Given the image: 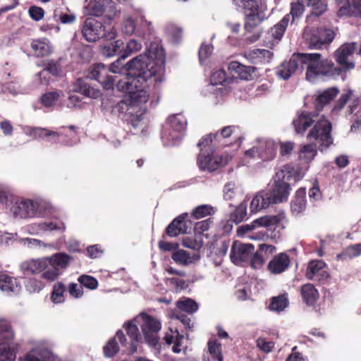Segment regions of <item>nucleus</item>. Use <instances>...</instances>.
<instances>
[{"mask_svg":"<svg viewBox=\"0 0 361 361\" xmlns=\"http://www.w3.org/2000/svg\"><path fill=\"white\" fill-rule=\"evenodd\" d=\"M127 70V78L120 80L116 85L118 90L128 94V101L133 106L146 103L149 99L145 90L147 81L157 76L155 81L161 82L159 75L163 71V66L157 65L147 55L140 54L128 61Z\"/></svg>","mask_w":361,"mask_h":361,"instance_id":"f257e3e1","label":"nucleus"},{"mask_svg":"<svg viewBox=\"0 0 361 361\" xmlns=\"http://www.w3.org/2000/svg\"><path fill=\"white\" fill-rule=\"evenodd\" d=\"M292 172L288 167H283L274 176V183L269 190L259 192L250 203L251 212H257L268 207L270 204L281 203L288 200L290 194V180Z\"/></svg>","mask_w":361,"mask_h":361,"instance_id":"f03ea898","label":"nucleus"},{"mask_svg":"<svg viewBox=\"0 0 361 361\" xmlns=\"http://www.w3.org/2000/svg\"><path fill=\"white\" fill-rule=\"evenodd\" d=\"M111 70L103 63H95L90 66L87 71L86 78H79L76 81V88L82 94L92 98L99 97V90L91 87L87 80H97L104 89L113 90L115 84V77L111 75Z\"/></svg>","mask_w":361,"mask_h":361,"instance_id":"7ed1b4c3","label":"nucleus"},{"mask_svg":"<svg viewBox=\"0 0 361 361\" xmlns=\"http://www.w3.org/2000/svg\"><path fill=\"white\" fill-rule=\"evenodd\" d=\"M306 79L313 82L317 78H332L341 75V68L330 59H322L319 53H305Z\"/></svg>","mask_w":361,"mask_h":361,"instance_id":"20e7f679","label":"nucleus"},{"mask_svg":"<svg viewBox=\"0 0 361 361\" xmlns=\"http://www.w3.org/2000/svg\"><path fill=\"white\" fill-rule=\"evenodd\" d=\"M331 130V123L324 116H322L307 133V140L318 143L319 150L323 151L333 144Z\"/></svg>","mask_w":361,"mask_h":361,"instance_id":"39448f33","label":"nucleus"},{"mask_svg":"<svg viewBox=\"0 0 361 361\" xmlns=\"http://www.w3.org/2000/svg\"><path fill=\"white\" fill-rule=\"evenodd\" d=\"M83 37L90 42H96L100 38L111 40L116 38V31L114 27L106 30L102 23L97 20L87 18L82 27Z\"/></svg>","mask_w":361,"mask_h":361,"instance_id":"423d86ee","label":"nucleus"},{"mask_svg":"<svg viewBox=\"0 0 361 361\" xmlns=\"http://www.w3.org/2000/svg\"><path fill=\"white\" fill-rule=\"evenodd\" d=\"M42 208V200H20L12 204L10 212L16 219L34 218L41 216Z\"/></svg>","mask_w":361,"mask_h":361,"instance_id":"0eeeda50","label":"nucleus"},{"mask_svg":"<svg viewBox=\"0 0 361 361\" xmlns=\"http://www.w3.org/2000/svg\"><path fill=\"white\" fill-rule=\"evenodd\" d=\"M357 50V43L355 42H345L342 44L334 53V58L339 68H341V75L355 68L353 56Z\"/></svg>","mask_w":361,"mask_h":361,"instance_id":"6e6552de","label":"nucleus"},{"mask_svg":"<svg viewBox=\"0 0 361 361\" xmlns=\"http://www.w3.org/2000/svg\"><path fill=\"white\" fill-rule=\"evenodd\" d=\"M336 37V33L331 28L319 27L304 34V38L310 49H322L329 45Z\"/></svg>","mask_w":361,"mask_h":361,"instance_id":"1a4fd4ad","label":"nucleus"},{"mask_svg":"<svg viewBox=\"0 0 361 361\" xmlns=\"http://www.w3.org/2000/svg\"><path fill=\"white\" fill-rule=\"evenodd\" d=\"M305 277L314 281L319 285L327 284L329 282L330 274L327 270L326 263L321 259H314L309 262Z\"/></svg>","mask_w":361,"mask_h":361,"instance_id":"9d476101","label":"nucleus"},{"mask_svg":"<svg viewBox=\"0 0 361 361\" xmlns=\"http://www.w3.org/2000/svg\"><path fill=\"white\" fill-rule=\"evenodd\" d=\"M285 218L284 213H279L276 215H267L254 220L250 224H245L237 229L238 236H243L249 231L259 227H269L276 226Z\"/></svg>","mask_w":361,"mask_h":361,"instance_id":"9b49d317","label":"nucleus"},{"mask_svg":"<svg viewBox=\"0 0 361 361\" xmlns=\"http://www.w3.org/2000/svg\"><path fill=\"white\" fill-rule=\"evenodd\" d=\"M305 66V53H295L288 61L283 62L276 68V74L284 80L288 79L299 68Z\"/></svg>","mask_w":361,"mask_h":361,"instance_id":"f8f14e48","label":"nucleus"},{"mask_svg":"<svg viewBox=\"0 0 361 361\" xmlns=\"http://www.w3.org/2000/svg\"><path fill=\"white\" fill-rule=\"evenodd\" d=\"M193 223L190 219L188 213H183L175 218L166 228L165 233L171 238H175L180 234H184L190 231Z\"/></svg>","mask_w":361,"mask_h":361,"instance_id":"ddd939ff","label":"nucleus"},{"mask_svg":"<svg viewBox=\"0 0 361 361\" xmlns=\"http://www.w3.org/2000/svg\"><path fill=\"white\" fill-rule=\"evenodd\" d=\"M255 250L252 244H245L239 241H234L230 253L231 262L235 265H240L243 262H249Z\"/></svg>","mask_w":361,"mask_h":361,"instance_id":"4468645a","label":"nucleus"},{"mask_svg":"<svg viewBox=\"0 0 361 361\" xmlns=\"http://www.w3.org/2000/svg\"><path fill=\"white\" fill-rule=\"evenodd\" d=\"M87 8L91 16L99 17L105 14L108 18H112L116 12L112 0H92Z\"/></svg>","mask_w":361,"mask_h":361,"instance_id":"2eb2a0df","label":"nucleus"},{"mask_svg":"<svg viewBox=\"0 0 361 361\" xmlns=\"http://www.w3.org/2000/svg\"><path fill=\"white\" fill-rule=\"evenodd\" d=\"M318 114L316 111L300 110L297 112L293 121V126L298 134L304 135L306 130L317 121Z\"/></svg>","mask_w":361,"mask_h":361,"instance_id":"dca6fc26","label":"nucleus"},{"mask_svg":"<svg viewBox=\"0 0 361 361\" xmlns=\"http://www.w3.org/2000/svg\"><path fill=\"white\" fill-rule=\"evenodd\" d=\"M48 214L51 216V219L47 221V235H49L48 233L52 231L62 235L65 232L66 226L61 215L58 210L47 202V216Z\"/></svg>","mask_w":361,"mask_h":361,"instance_id":"f3484780","label":"nucleus"},{"mask_svg":"<svg viewBox=\"0 0 361 361\" xmlns=\"http://www.w3.org/2000/svg\"><path fill=\"white\" fill-rule=\"evenodd\" d=\"M197 162L200 170L212 172L222 166V157L211 152L200 153Z\"/></svg>","mask_w":361,"mask_h":361,"instance_id":"a211bd4d","label":"nucleus"},{"mask_svg":"<svg viewBox=\"0 0 361 361\" xmlns=\"http://www.w3.org/2000/svg\"><path fill=\"white\" fill-rule=\"evenodd\" d=\"M20 269L25 276H31L41 274L42 277L45 276V259L37 258L30 259L23 262L20 265Z\"/></svg>","mask_w":361,"mask_h":361,"instance_id":"6ab92c4d","label":"nucleus"},{"mask_svg":"<svg viewBox=\"0 0 361 361\" xmlns=\"http://www.w3.org/2000/svg\"><path fill=\"white\" fill-rule=\"evenodd\" d=\"M276 250V247L271 245L262 244L259 245V250L251 256L250 263L251 267L259 269L264 264L267 255H271Z\"/></svg>","mask_w":361,"mask_h":361,"instance_id":"aec40b11","label":"nucleus"},{"mask_svg":"<svg viewBox=\"0 0 361 361\" xmlns=\"http://www.w3.org/2000/svg\"><path fill=\"white\" fill-rule=\"evenodd\" d=\"M274 56L272 51L264 49H255L245 54L246 59L254 65L269 63Z\"/></svg>","mask_w":361,"mask_h":361,"instance_id":"412c9836","label":"nucleus"},{"mask_svg":"<svg viewBox=\"0 0 361 361\" xmlns=\"http://www.w3.org/2000/svg\"><path fill=\"white\" fill-rule=\"evenodd\" d=\"M290 259L285 252H281L275 255L267 266L268 270L274 274H279L285 271L290 267Z\"/></svg>","mask_w":361,"mask_h":361,"instance_id":"4be33fe9","label":"nucleus"},{"mask_svg":"<svg viewBox=\"0 0 361 361\" xmlns=\"http://www.w3.org/2000/svg\"><path fill=\"white\" fill-rule=\"evenodd\" d=\"M233 4L244 14L266 10L262 0H233Z\"/></svg>","mask_w":361,"mask_h":361,"instance_id":"5701e85b","label":"nucleus"},{"mask_svg":"<svg viewBox=\"0 0 361 361\" xmlns=\"http://www.w3.org/2000/svg\"><path fill=\"white\" fill-rule=\"evenodd\" d=\"M126 334L130 338L129 342V353L134 354L137 350V345L141 340V336L139 329L133 321H128L123 325Z\"/></svg>","mask_w":361,"mask_h":361,"instance_id":"b1692460","label":"nucleus"},{"mask_svg":"<svg viewBox=\"0 0 361 361\" xmlns=\"http://www.w3.org/2000/svg\"><path fill=\"white\" fill-rule=\"evenodd\" d=\"M49 23H47V30H54L58 32L60 30L59 22L63 24H72L75 21V16L74 14L63 13L61 11H54L53 19L49 18Z\"/></svg>","mask_w":361,"mask_h":361,"instance_id":"393cba45","label":"nucleus"},{"mask_svg":"<svg viewBox=\"0 0 361 361\" xmlns=\"http://www.w3.org/2000/svg\"><path fill=\"white\" fill-rule=\"evenodd\" d=\"M219 142V133H209L203 136L197 143V146L200 148V153H214L215 149L221 146Z\"/></svg>","mask_w":361,"mask_h":361,"instance_id":"a878e982","label":"nucleus"},{"mask_svg":"<svg viewBox=\"0 0 361 361\" xmlns=\"http://www.w3.org/2000/svg\"><path fill=\"white\" fill-rule=\"evenodd\" d=\"M339 91L336 87H330L319 92L314 100L316 111H322L324 107L332 102L338 95Z\"/></svg>","mask_w":361,"mask_h":361,"instance_id":"bb28decb","label":"nucleus"},{"mask_svg":"<svg viewBox=\"0 0 361 361\" xmlns=\"http://www.w3.org/2000/svg\"><path fill=\"white\" fill-rule=\"evenodd\" d=\"M228 70L236 75L237 78L249 80L252 79V75L256 71V68L243 65L238 61H231L228 65Z\"/></svg>","mask_w":361,"mask_h":361,"instance_id":"cd10ccee","label":"nucleus"},{"mask_svg":"<svg viewBox=\"0 0 361 361\" xmlns=\"http://www.w3.org/2000/svg\"><path fill=\"white\" fill-rule=\"evenodd\" d=\"M256 154L263 160H271L275 156V150L271 143L261 145L259 147H252L245 152V155L255 157Z\"/></svg>","mask_w":361,"mask_h":361,"instance_id":"c85d7f7f","label":"nucleus"},{"mask_svg":"<svg viewBox=\"0 0 361 361\" xmlns=\"http://www.w3.org/2000/svg\"><path fill=\"white\" fill-rule=\"evenodd\" d=\"M264 11L265 10H263L244 14L245 17L244 27L247 32H252L256 27H257L267 18V16Z\"/></svg>","mask_w":361,"mask_h":361,"instance_id":"c756f323","label":"nucleus"},{"mask_svg":"<svg viewBox=\"0 0 361 361\" xmlns=\"http://www.w3.org/2000/svg\"><path fill=\"white\" fill-rule=\"evenodd\" d=\"M300 293L304 302L308 306H314L319 297L317 289L312 283L302 285Z\"/></svg>","mask_w":361,"mask_h":361,"instance_id":"7c9ffc66","label":"nucleus"},{"mask_svg":"<svg viewBox=\"0 0 361 361\" xmlns=\"http://www.w3.org/2000/svg\"><path fill=\"white\" fill-rule=\"evenodd\" d=\"M337 16L340 18L348 16L361 18V0H352L350 4L341 7Z\"/></svg>","mask_w":361,"mask_h":361,"instance_id":"2f4dec72","label":"nucleus"},{"mask_svg":"<svg viewBox=\"0 0 361 361\" xmlns=\"http://www.w3.org/2000/svg\"><path fill=\"white\" fill-rule=\"evenodd\" d=\"M18 280L7 274L0 275V290L7 293H18L20 290Z\"/></svg>","mask_w":361,"mask_h":361,"instance_id":"473e14b6","label":"nucleus"},{"mask_svg":"<svg viewBox=\"0 0 361 361\" xmlns=\"http://www.w3.org/2000/svg\"><path fill=\"white\" fill-rule=\"evenodd\" d=\"M306 208V191L305 188H299L291 202L290 209L294 215H298Z\"/></svg>","mask_w":361,"mask_h":361,"instance_id":"72a5a7b5","label":"nucleus"},{"mask_svg":"<svg viewBox=\"0 0 361 361\" xmlns=\"http://www.w3.org/2000/svg\"><path fill=\"white\" fill-rule=\"evenodd\" d=\"M219 135H220V140L221 138H227L233 136L235 142L238 145H240L243 138L241 128L238 126H228L224 127Z\"/></svg>","mask_w":361,"mask_h":361,"instance_id":"f704fd0d","label":"nucleus"},{"mask_svg":"<svg viewBox=\"0 0 361 361\" xmlns=\"http://www.w3.org/2000/svg\"><path fill=\"white\" fill-rule=\"evenodd\" d=\"M140 317L144 321V324L142 326V331H159L161 324L157 319L145 312L141 313Z\"/></svg>","mask_w":361,"mask_h":361,"instance_id":"c9c22d12","label":"nucleus"},{"mask_svg":"<svg viewBox=\"0 0 361 361\" xmlns=\"http://www.w3.org/2000/svg\"><path fill=\"white\" fill-rule=\"evenodd\" d=\"M14 338V332L10 323L4 319H0V344L9 343Z\"/></svg>","mask_w":361,"mask_h":361,"instance_id":"e433bc0d","label":"nucleus"},{"mask_svg":"<svg viewBox=\"0 0 361 361\" xmlns=\"http://www.w3.org/2000/svg\"><path fill=\"white\" fill-rule=\"evenodd\" d=\"M361 255V244H355L346 247L341 253L336 255L337 260L353 259Z\"/></svg>","mask_w":361,"mask_h":361,"instance_id":"4c0bfd02","label":"nucleus"},{"mask_svg":"<svg viewBox=\"0 0 361 361\" xmlns=\"http://www.w3.org/2000/svg\"><path fill=\"white\" fill-rule=\"evenodd\" d=\"M290 21V14H286L270 30L271 35L276 39H281Z\"/></svg>","mask_w":361,"mask_h":361,"instance_id":"58836bf2","label":"nucleus"},{"mask_svg":"<svg viewBox=\"0 0 361 361\" xmlns=\"http://www.w3.org/2000/svg\"><path fill=\"white\" fill-rule=\"evenodd\" d=\"M208 352L214 361H224L221 344L216 339H210L207 342Z\"/></svg>","mask_w":361,"mask_h":361,"instance_id":"ea45409f","label":"nucleus"},{"mask_svg":"<svg viewBox=\"0 0 361 361\" xmlns=\"http://www.w3.org/2000/svg\"><path fill=\"white\" fill-rule=\"evenodd\" d=\"M71 257L66 253L59 252L51 257H47V261H49V264L52 267L59 268H65L68 265Z\"/></svg>","mask_w":361,"mask_h":361,"instance_id":"a19ab883","label":"nucleus"},{"mask_svg":"<svg viewBox=\"0 0 361 361\" xmlns=\"http://www.w3.org/2000/svg\"><path fill=\"white\" fill-rule=\"evenodd\" d=\"M302 4L307 6H312V10L311 15L314 16H319L322 15L327 8L326 4L322 1V0H300Z\"/></svg>","mask_w":361,"mask_h":361,"instance_id":"79ce46f5","label":"nucleus"},{"mask_svg":"<svg viewBox=\"0 0 361 361\" xmlns=\"http://www.w3.org/2000/svg\"><path fill=\"white\" fill-rule=\"evenodd\" d=\"M288 305V299L286 294L273 297L269 304V309L273 311H283Z\"/></svg>","mask_w":361,"mask_h":361,"instance_id":"37998d69","label":"nucleus"},{"mask_svg":"<svg viewBox=\"0 0 361 361\" xmlns=\"http://www.w3.org/2000/svg\"><path fill=\"white\" fill-rule=\"evenodd\" d=\"M171 127L177 132L185 131L187 126V121L182 114H176L169 118Z\"/></svg>","mask_w":361,"mask_h":361,"instance_id":"c03bdc74","label":"nucleus"},{"mask_svg":"<svg viewBox=\"0 0 361 361\" xmlns=\"http://www.w3.org/2000/svg\"><path fill=\"white\" fill-rule=\"evenodd\" d=\"M247 216V202H241L235 210L231 213L230 219L236 224L242 222Z\"/></svg>","mask_w":361,"mask_h":361,"instance_id":"a18cd8bd","label":"nucleus"},{"mask_svg":"<svg viewBox=\"0 0 361 361\" xmlns=\"http://www.w3.org/2000/svg\"><path fill=\"white\" fill-rule=\"evenodd\" d=\"M18 361H45L44 351L43 349H32L25 355L20 357Z\"/></svg>","mask_w":361,"mask_h":361,"instance_id":"49530a36","label":"nucleus"},{"mask_svg":"<svg viewBox=\"0 0 361 361\" xmlns=\"http://www.w3.org/2000/svg\"><path fill=\"white\" fill-rule=\"evenodd\" d=\"M176 306L180 310L189 314H192L198 310L197 303L191 298H185L177 301Z\"/></svg>","mask_w":361,"mask_h":361,"instance_id":"de8ad7c7","label":"nucleus"},{"mask_svg":"<svg viewBox=\"0 0 361 361\" xmlns=\"http://www.w3.org/2000/svg\"><path fill=\"white\" fill-rule=\"evenodd\" d=\"M120 350L116 337L111 338L103 347V353L106 357H114Z\"/></svg>","mask_w":361,"mask_h":361,"instance_id":"09e8293b","label":"nucleus"},{"mask_svg":"<svg viewBox=\"0 0 361 361\" xmlns=\"http://www.w3.org/2000/svg\"><path fill=\"white\" fill-rule=\"evenodd\" d=\"M66 128H62L59 131L49 130L47 129V142L58 143L65 142L66 141Z\"/></svg>","mask_w":361,"mask_h":361,"instance_id":"8fccbe9b","label":"nucleus"},{"mask_svg":"<svg viewBox=\"0 0 361 361\" xmlns=\"http://www.w3.org/2000/svg\"><path fill=\"white\" fill-rule=\"evenodd\" d=\"M317 154L316 144L304 145L300 149L299 157L305 162L312 161Z\"/></svg>","mask_w":361,"mask_h":361,"instance_id":"3c124183","label":"nucleus"},{"mask_svg":"<svg viewBox=\"0 0 361 361\" xmlns=\"http://www.w3.org/2000/svg\"><path fill=\"white\" fill-rule=\"evenodd\" d=\"M123 49V42L121 40H116L106 44L103 48V54L108 57L119 54Z\"/></svg>","mask_w":361,"mask_h":361,"instance_id":"603ef678","label":"nucleus"},{"mask_svg":"<svg viewBox=\"0 0 361 361\" xmlns=\"http://www.w3.org/2000/svg\"><path fill=\"white\" fill-rule=\"evenodd\" d=\"M65 286L62 282H58L54 284L51 292V300L54 303H61L64 302Z\"/></svg>","mask_w":361,"mask_h":361,"instance_id":"864d4df0","label":"nucleus"},{"mask_svg":"<svg viewBox=\"0 0 361 361\" xmlns=\"http://www.w3.org/2000/svg\"><path fill=\"white\" fill-rule=\"evenodd\" d=\"M172 259L178 264L185 266L190 262V254L184 250H177L171 255Z\"/></svg>","mask_w":361,"mask_h":361,"instance_id":"5fc2aeb1","label":"nucleus"},{"mask_svg":"<svg viewBox=\"0 0 361 361\" xmlns=\"http://www.w3.org/2000/svg\"><path fill=\"white\" fill-rule=\"evenodd\" d=\"M8 343H2L0 344V361L16 360V353L11 350Z\"/></svg>","mask_w":361,"mask_h":361,"instance_id":"6e6d98bb","label":"nucleus"},{"mask_svg":"<svg viewBox=\"0 0 361 361\" xmlns=\"http://www.w3.org/2000/svg\"><path fill=\"white\" fill-rule=\"evenodd\" d=\"M212 210V207L207 204L198 206L192 210L191 215H189L190 219H191V218L199 219L205 217L211 214Z\"/></svg>","mask_w":361,"mask_h":361,"instance_id":"4d7b16f0","label":"nucleus"},{"mask_svg":"<svg viewBox=\"0 0 361 361\" xmlns=\"http://www.w3.org/2000/svg\"><path fill=\"white\" fill-rule=\"evenodd\" d=\"M78 281L82 287H85L90 290H94L98 286L97 280L92 276L82 275L78 278Z\"/></svg>","mask_w":361,"mask_h":361,"instance_id":"13d9d810","label":"nucleus"},{"mask_svg":"<svg viewBox=\"0 0 361 361\" xmlns=\"http://www.w3.org/2000/svg\"><path fill=\"white\" fill-rule=\"evenodd\" d=\"M47 71L54 76H61L63 75V71L61 65V59L58 61H49L47 63Z\"/></svg>","mask_w":361,"mask_h":361,"instance_id":"bf43d9fd","label":"nucleus"},{"mask_svg":"<svg viewBox=\"0 0 361 361\" xmlns=\"http://www.w3.org/2000/svg\"><path fill=\"white\" fill-rule=\"evenodd\" d=\"M202 245L203 243L201 240H197L192 236H187L183 239V245L194 250H199L202 247Z\"/></svg>","mask_w":361,"mask_h":361,"instance_id":"052dcab7","label":"nucleus"},{"mask_svg":"<svg viewBox=\"0 0 361 361\" xmlns=\"http://www.w3.org/2000/svg\"><path fill=\"white\" fill-rule=\"evenodd\" d=\"M142 47L140 43L136 40L131 39H130L124 49L123 54H122L123 59H126L130 54L133 52L139 51Z\"/></svg>","mask_w":361,"mask_h":361,"instance_id":"680f3d73","label":"nucleus"},{"mask_svg":"<svg viewBox=\"0 0 361 361\" xmlns=\"http://www.w3.org/2000/svg\"><path fill=\"white\" fill-rule=\"evenodd\" d=\"M132 107H133V106L130 104L128 98L126 96L123 99L118 102L114 106L113 111L116 114H121L128 111Z\"/></svg>","mask_w":361,"mask_h":361,"instance_id":"e2e57ef3","label":"nucleus"},{"mask_svg":"<svg viewBox=\"0 0 361 361\" xmlns=\"http://www.w3.org/2000/svg\"><path fill=\"white\" fill-rule=\"evenodd\" d=\"M304 4H302L300 1L295 3H291L290 11V17L292 18V22H293L296 18H298L303 13Z\"/></svg>","mask_w":361,"mask_h":361,"instance_id":"0e129e2a","label":"nucleus"},{"mask_svg":"<svg viewBox=\"0 0 361 361\" xmlns=\"http://www.w3.org/2000/svg\"><path fill=\"white\" fill-rule=\"evenodd\" d=\"M31 48L35 56H43L45 52V42L43 39H35L32 42Z\"/></svg>","mask_w":361,"mask_h":361,"instance_id":"69168bd1","label":"nucleus"},{"mask_svg":"<svg viewBox=\"0 0 361 361\" xmlns=\"http://www.w3.org/2000/svg\"><path fill=\"white\" fill-rule=\"evenodd\" d=\"M213 221L211 218L195 223L194 224L195 233L199 235L203 234L204 232L208 231Z\"/></svg>","mask_w":361,"mask_h":361,"instance_id":"338daca9","label":"nucleus"},{"mask_svg":"<svg viewBox=\"0 0 361 361\" xmlns=\"http://www.w3.org/2000/svg\"><path fill=\"white\" fill-rule=\"evenodd\" d=\"M274 343L268 341L265 338H259L257 340V346L264 353H268L271 352L274 348Z\"/></svg>","mask_w":361,"mask_h":361,"instance_id":"774afa93","label":"nucleus"}]
</instances>
